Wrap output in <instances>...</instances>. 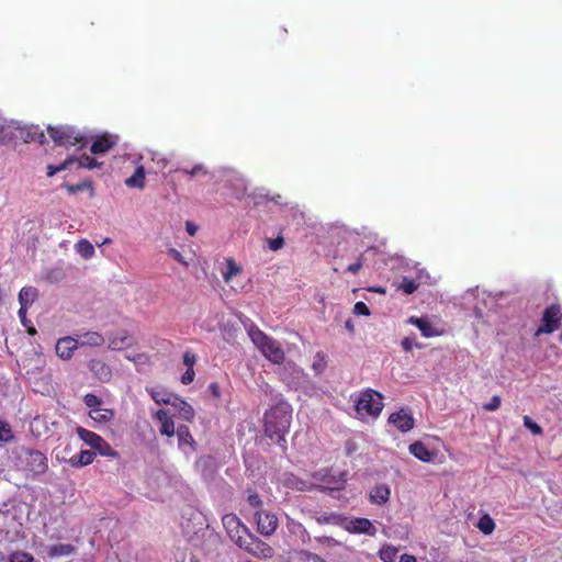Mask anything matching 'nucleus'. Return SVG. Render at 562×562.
Here are the masks:
<instances>
[{
  "label": "nucleus",
  "mask_w": 562,
  "mask_h": 562,
  "mask_svg": "<svg viewBox=\"0 0 562 562\" xmlns=\"http://www.w3.org/2000/svg\"><path fill=\"white\" fill-rule=\"evenodd\" d=\"M23 462L25 470L34 475L44 474L48 470L47 457L40 450L23 449Z\"/></svg>",
  "instance_id": "nucleus-7"
},
{
  "label": "nucleus",
  "mask_w": 562,
  "mask_h": 562,
  "mask_svg": "<svg viewBox=\"0 0 562 562\" xmlns=\"http://www.w3.org/2000/svg\"><path fill=\"white\" fill-rule=\"evenodd\" d=\"M108 348L114 351L125 350L133 347L136 344V339L130 335L126 330H121L116 334H112L108 337Z\"/></svg>",
  "instance_id": "nucleus-11"
},
{
  "label": "nucleus",
  "mask_w": 562,
  "mask_h": 562,
  "mask_svg": "<svg viewBox=\"0 0 562 562\" xmlns=\"http://www.w3.org/2000/svg\"><path fill=\"white\" fill-rule=\"evenodd\" d=\"M117 143V138L110 134H102L95 136L93 139L90 150L94 155H100L111 150Z\"/></svg>",
  "instance_id": "nucleus-14"
},
{
  "label": "nucleus",
  "mask_w": 562,
  "mask_h": 562,
  "mask_svg": "<svg viewBox=\"0 0 562 562\" xmlns=\"http://www.w3.org/2000/svg\"><path fill=\"white\" fill-rule=\"evenodd\" d=\"M169 254L170 256L177 260L178 262H180L181 265H183L184 267L188 266V262L184 260V258L182 257V255L180 254V251H178L177 249L175 248H171L169 249Z\"/></svg>",
  "instance_id": "nucleus-53"
},
{
  "label": "nucleus",
  "mask_w": 562,
  "mask_h": 562,
  "mask_svg": "<svg viewBox=\"0 0 562 562\" xmlns=\"http://www.w3.org/2000/svg\"><path fill=\"white\" fill-rule=\"evenodd\" d=\"M326 356L324 352L322 351H318L316 355H315V360L312 364V368L313 370L316 372V373H321L325 370L326 368Z\"/></svg>",
  "instance_id": "nucleus-40"
},
{
  "label": "nucleus",
  "mask_w": 562,
  "mask_h": 562,
  "mask_svg": "<svg viewBox=\"0 0 562 562\" xmlns=\"http://www.w3.org/2000/svg\"><path fill=\"white\" fill-rule=\"evenodd\" d=\"M562 319V311L559 304H551L548 306L542 314V324L537 329L536 336L541 334H552L560 327V323Z\"/></svg>",
  "instance_id": "nucleus-8"
},
{
  "label": "nucleus",
  "mask_w": 562,
  "mask_h": 562,
  "mask_svg": "<svg viewBox=\"0 0 562 562\" xmlns=\"http://www.w3.org/2000/svg\"><path fill=\"white\" fill-rule=\"evenodd\" d=\"M145 168L144 166H138L135 169V172L125 179V186L128 188H137V189H144L145 187Z\"/></svg>",
  "instance_id": "nucleus-23"
},
{
  "label": "nucleus",
  "mask_w": 562,
  "mask_h": 562,
  "mask_svg": "<svg viewBox=\"0 0 562 562\" xmlns=\"http://www.w3.org/2000/svg\"><path fill=\"white\" fill-rule=\"evenodd\" d=\"M382 400L383 396L380 392L372 389L363 390L356 402V409L358 413L376 417L383 409Z\"/></svg>",
  "instance_id": "nucleus-4"
},
{
  "label": "nucleus",
  "mask_w": 562,
  "mask_h": 562,
  "mask_svg": "<svg viewBox=\"0 0 562 562\" xmlns=\"http://www.w3.org/2000/svg\"><path fill=\"white\" fill-rule=\"evenodd\" d=\"M409 452L423 462H430L436 453L430 451L422 441H415L409 445Z\"/></svg>",
  "instance_id": "nucleus-19"
},
{
  "label": "nucleus",
  "mask_w": 562,
  "mask_h": 562,
  "mask_svg": "<svg viewBox=\"0 0 562 562\" xmlns=\"http://www.w3.org/2000/svg\"><path fill=\"white\" fill-rule=\"evenodd\" d=\"M76 551L75 546L70 543L53 544L46 548V554L48 558L68 557Z\"/></svg>",
  "instance_id": "nucleus-21"
},
{
  "label": "nucleus",
  "mask_w": 562,
  "mask_h": 562,
  "mask_svg": "<svg viewBox=\"0 0 562 562\" xmlns=\"http://www.w3.org/2000/svg\"><path fill=\"white\" fill-rule=\"evenodd\" d=\"M408 323L416 326L420 330L422 335L426 338L438 337L443 333L442 330L435 327L428 317L412 316L409 317Z\"/></svg>",
  "instance_id": "nucleus-12"
},
{
  "label": "nucleus",
  "mask_w": 562,
  "mask_h": 562,
  "mask_svg": "<svg viewBox=\"0 0 562 562\" xmlns=\"http://www.w3.org/2000/svg\"><path fill=\"white\" fill-rule=\"evenodd\" d=\"M362 266H363V256L360 255L356 262L350 263L347 267V271L352 274H357L361 270Z\"/></svg>",
  "instance_id": "nucleus-50"
},
{
  "label": "nucleus",
  "mask_w": 562,
  "mask_h": 562,
  "mask_svg": "<svg viewBox=\"0 0 562 562\" xmlns=\"http://www.w3.org/2000/svg\"><path fill=\"white\" fill-rule=\"evenodd\" d=\"M182 172L190 175L191 177L198 176L199 173L206 175V170L202 164H198L191 169H181Z\"/></svg>",
  "instance_id": "nucleus-49"
},
{
  "label": "nucleus",
  "mask_w": 562,
  "mask_h": 562,
  "mask_svg": "<svg viewBox=\"0 0 562 562\" xmlns=\"http://www.w3.org/2000/svg\"><path fill=\"white\" fill-rule=\"evenodd\" d=\"M74 162H76V157H68L60 165L57 166L58 172L64 171L69 168Z\"/></svg>",
  "instance_id": "nucleus-54"
},
{
  "label": "nucleus",
  "mask_w": 562,
  "mask_h": 562,
  "mask_svg": "<svg viewBox=\"0 0 562 562\" xmlns=\"http://www.w3.org/2000/svg\"><path fill=\"white\" fill-rule=\"evenodd\" d=\"M389 423L402 432H407L415 426V420L408 407H402L389 416Z\"/></svg>",
  "instance_id": "nucleus-9"
},
{
  "label": "nucleus",
  "mask_w": 562,
  "mask_h": 562,
  "mask_svg": "<svg viewBox=\"0 0 562 562\" xmlns=\"http://www.w3.org/2000/svg\"><path fill=\"white\" fill-rule=\"evenodd\" d=\"M26 311L27 308H24V307H20L19 310V316L23 319L25 317V314H26Z\"/></svg>",
  "instance_id": "nucleus-63"
},
{
  "label": "nucleus",
  "mask_w": 562,
  "mask_h": 562,
  "mask_svg": "<svg viewBox=\"0 0 562 562\" xmlns=\"http://www.w3.org/2000/svg\"><path fill=\"white\" fill-rule=\"evenodd\" d=\"M89 416L98 423H108L114 417V412L110 408H95L89 412Z\"/></svg>",
  "instance_id": "nucleus-28"
},
{
  "label": "nucleus",
  "mask_w": 562,
  "mask_h": 562,
  "mask_svg": "<svg viewBox=\"0 0 562 562\" xmlns=\"http://www.w3.org/2000/svg\"><path fill=\"white\" fill-rule=\"evenodd\" d=\"M125 358L134 363H145L148 360V356L146 353H137L134 356L126 355Z\"/></svg>",
  "instance_id": "nucleus-52"
},
{
  "label": "nucleus",
  "mask_w": 562,
  "mask_h": 562,
  "mask_svg": "<svg viewBox=\"0 0 562 562\" xmlns=\"http://www.w3.org/2000/svg\"><path fill=\"white\" fill-rule=\"evenodd\" d=\"M501 397L498 395H494L491 401L483 405V408L487 412H495L501 406Z\"/></svg>",
  "instance_id": "nucleus-46"
},
{
  "label": "nucleus",
  "mask_w": 562,
  "mask_h": 562,
  "mask_svg": "<svg viewBox=\"0 0 562 562\" xmlns=\"http://www.w3.org/2000/svg\"><path fill=\"white\" fill-rule=\"evenodd\" d=\"M187 232L190 236H194L196 233V226L190 222L187 223Z\"/></svg>",
  "instance_id": "nucleus-59"
},
{
  "label": "nucleus",
  "mask_w": 562,
  "mask_h": 562,
  "mask_svg": "<svg viewBox=\"0 0 562 562\" xmlns=\"http://www.w3.org/2000/svg\"><path fill=\"white\" fill-rule=\"evenodd\" d=\"M227 269L223 272V279L225 282H229L235 276L241 272V268L232 258L226 260Z\"/></svg>",
  "instance_id": "nucleus-33"
},
{
  "label": "nucleus",
  "mask_w": 562,
  "mask_h": 562,
  "mask_svg": "<svg viewBox=\"0 0 562 562\" xmlns=\"http://www.w3.org/2000/svg\"><path fill=\"white\" fill-rule=\"evenodd\" d=\"M56 173H58L57 166L48 165V166H47V176H48V177H53V176H55Z\"/></svg>",
  "instance_id": "nucleus-60"
},
{
  "label": "nucleus",
  "mask_w": 562,
  "mask_h": 562,
  "mask_svg": "<svg viewBox=\"0 0 562 562\" xmlns=\"http://www.w3.org/2000/svg\"><path fill=\"white\" fill-rule=\"evenodd\" d=\"M255 518L257 521V530L263 536L272 535L278 528L279 522L274 514L261 509L255 513Z\"/></svg>",
  "instance_id": "nucleus-10"
},
{
  "label": "nucleus",
  "mask_w": 562,
  "mask_h": 562,
  "mask_svg": "<svg viewBox=\"0 0 562 562\" xmlns=\"http://www.w3.org/2000/svg\"><path fill=\"white\" fill-rule=\"evenodd\" d=\"M13 439V434L10 425L7 422L0 420V441L9 442Z\"/></svg>",
  "instance_id": "nucleus-41"
},
{
  "label": "nucleus",
  "mask_w": 562,
  "mask_h": 562,
  "mask_svg": "<svg viewBox=\"0 0 562 562\" xmlns=\"http://www.w3.org/2000/svg\"><path fill=\"white\" fill-rule=\"evenodd\" d=\"M419 284L411 278L404 277L398 289L402 290L405 294H413Z\"/></svg>",
  "instance_id": "nucleus-34"
},
{
  "label": "nucleus",
  "mask_w": 562,
  "mask_h": 562,
  "mask_svg": "<svg viewBox=\"0 0 562 562\" xmlns=\"http://www.w3.org/2000/svg\"><path fill=\"white\" fill-rule=\"evenodd\" d=\"M292 420V407L286 402H280L268 412H266L265 434L277 443L285 441V435L289 432Z\"/></svg>",
  "instance_id": "nucleus-1"
},
{
  "label": "nucleus",
  "mask_w": 562,
  "mask_h": 562,
  "mask_svg": "<svg viewBox=\"0 0 562 562\" xmlns=\"http://www.w3.org/2000/svg\"><path fill=\"white\" fill-rule=\"evenodd\" d=\"M179 413L180 416L187 422H191L194 418L193 407L184 401L180 402Z\"/></svg>",
  "instance_id": "nucleus-38"
},
{
  "label": "nucleus",
  "mask_w": 562,
  "mask_h": 562,
  "mask_svg": "<svg viewBox=\"0 0 562 562\" xmlns=\"http://www.w3.org/2000/svg\"><path fill=\"white\" fill-rule=\"evenodd\" d=\"M524 426L531 431L532 435L540 436L543 434L542 428L533 422L529 416H524Z\"/></svg>",
  "instance_id": "nucleus-43"
},
{
  "label": "nucleus",
  "mask_w": 562,
  "mask_h": 562,
  "mask_svg": "<svg viewBox=\"0 0 562 562\" xmlns=\"http://www.w3.org/2000/svg\"><path fill=\"white\" fill-rule=\"evenodd\" d=\"M81 189H82V187H81L80 184H77V186H70V187H68V190H69V192H71V193H75V192H77V191H79V190H81Z\"/></svg>",
  "instance_id": "nucleus-61"
},
{
  "label": "nucleus",
  "mask_w": 562,
  "mask_h": 562,
  "mask_svg": "<svg viewBox=\"0 0 562 562\" xmlns=\"http://www.w3.org/2000/svg\"><path fill=\"white\" fill-rule=\"evenodd\" d=\"M47 131L54 143L58 146L69 147L79 144L80 147H85L88 144L87 136L80 134L74 126H48Z\"/></svg>",
  "instance_id": "nucleus-3"
},
{
  "label": "nucleus",
  "mask_w": 562,
  "mask_h": 562,
  "mask_svg": "<svg viewBox=\"0 0 562 562\" xmlns=\"http://www.w3.org/2000/svg\"><path fill=\"white\" fill-rule=\"evenodd\" d=\"M81 338L82 340L79 342L81 346L99 347L105 341L103 335L98 331H87Z\"/></svg>",
  "instance_id": "nucleus-27"
},
{
  "label": "nucleus",
  "mask_w": 562,
  "mask_h": 562,
  "mask_svg": "<svg viewBox=\"0 0 562 562\" xmlns=\"http://www.w3.org/2000/svg\"><path fill=\"white\" fill-rule=\"evenodd\" d=\"M76 250L85 259L92 257L94 254L93 245L87 239L79 240L76 244Z\"/></svg>",
  "instance_id": "nucleus-29"
},
{
  "label": "nucleus",
  "mask_w": 562,
  "mask_h": 562,
  "mask_svg": "<svg viewBox=\"0 0 562 562\" xmlns=\"http://www.w3.org/2000/svg\"><path fill=\"white\" fill-rule=\"evenodd\" d=\"M194 376H195L194 369H187L186 372L181 376L182 384L189 385L190 383L193 382Z\"/></svg>",
  "instance_id": "nucleus-51"
},
{
  "label": "nucleus",
  "mask_w": 562,
  "mask_h": 562,
  "mask_svg": "<svg viewBox=\"0 0 562 562\" xmlns=\"http://www.w3.org/2000/svg\"><path fill=\"white\" fill-rule=\"evenodd\" d=\"M347 530L353 533H364L374 536L376 532L375 527L368 518H353L349 521Z\"/></svg>",
  "instance_id": "nucleus-16"
},
{
  "label": "nucleus",
  "mask_w": 562,
  "mask_h": 562,
  "mask_svg": "<svg viewBox=\"0 0 562 562\" xmlns=\"http://www.w3.org/2000/svg\"><path fill=\"white\" fill-rule=\"evenodd\" d=\"M391 490L386 484L373 486L369 493V499L372 504L383 505L390 499Z\"/></svg>",
  "instance_id": "nucleus-18"
},
{
  "label": "nucleus",
  "mask_w": 562,
  "mask_h": 562,
  "mask_svg": "<svg viewBox=\"0 0 562 562\" xmlns=\"http://www.w3.org/2000/svg\"><path fill=\"white\" fill-rule=\"evenodd\" d=\"M79 341L70 336L59 338L56 342V355L63 360H69L78 348Z\"/></svg>",
  "instance_id": "nucleus-13"
},
{
  "label": "nucleus",
  "mask_w": 562,
  "mask_h": 562,
  "mask_svg": "<svg viewBox=\"0 0 562 562\" xmlns=\"http://www.w3.org/2000/svg\"><path fill=\"white\" fill-rule=\"evenodd\" d=\"M400 562H417V560L414 555L405 553L401 557Z\"/></svg>",
  "instance_id": "nucleus-58"
},
{
  "label": "nucleus",
  "mask_w": 562,
  "mask_h": 562,
  "mask_svg": "<svg viewBox=\"0 0 562 562\" xmlns=\"http://www.w3.org/2000/svg\"><path fill=\"white\" fill-rule=\"evenodd\" d=\"M76 432L78 437L88 446H90L92 449L97 448L99 443L101 442L102 437L98 434L88 430L81 426H78L76 428Z\"/></svg>",
  "instance_id": "nucleus-22"
},
{
  "label": "nucleus",
  "mask_w": 562,
  "mask_h": 562,
  "mask_svg": "<svg viewBox=\"0 0 562 562\" xmlns=\"http://www.w3.org/2000/svg\"><path fill=\"white\" fill-rule=\"evenodd\" d=\"M155 419L160 423L159 432L162 436L172 437L176 434L175 423L167 409H158L155 413Z\"/></svg>",
  "instance_id": "nucleus-15"
},
{
  "label": "nucleus",
  "mask_w": 562,
  "mask_h": 562,
  "mask_svg": "<svg viewBox=\"0 0 562 562\" xmlns=\"http://www.w3.org/2000/svg\"><path fill=\"white\" fill-rule=\"evenodd\" d=\"M196 356L190 350H187L183 353V363L187 366V369H193L194 364L196 363Z\"/></svg>",
  "instance_id": "nucleus-48"
},
{
  "label": "nucleus",
  "mask_w": 562,
  "mask_h": 562,
  "mask_svg": "<svg viewBox=\"0 0 562 562\" xmlns=\"http://www.w3.org/2000/svg\"><path fill=\"white\" fill-rule=\"evenodd\" d=\"M147 392L157 404H169L170 396L164 389H147Z\"/></svg>",
  "instance_id": "nucleus-32"
},
{
  "label": "nucleus",
  "mask_w": 562,
  "mask_h": 562,
  "mask_svg": "<svg viewBox=\"0 0 562 562\" xmlns=\"http://www.w3.org/2000/svg\"><path fill=\"white\" fill-rule=\"evenodd\" d=\"M83 403L87 407L90 408V411H92V409L100 407L102 401L97 395H94L92 393H88L83 396Z\"/></svg>",
  "instance_id": "nucleus-42"
},
{
  "label": "nucleus",
  "mask_w": 562,
  "mask_h": 562,
  "mask_svg": "<svg viewBox=\"0 0 562 562\" xmlns=\"http://www.w3.org/2000/svg\"><path fill=\"white\" fill-rule=\"evenodd\" d=\"M247 334L254 345L269 361L276 364H281L284 361L285 355L281 345L262 331L257 325L250 323L247 326Z\"/></svg>",
  "instance_id": "nucleus-2"
},
{
  "label": "nucleus",
  "mask_w": 562,
  "mask_h": 562,
  "mask_svg": "<svg viewBox=\"0 0 562 562\" xmlns=\"http://www.w3.org/2000/svg\"><path fill=\"white\" fill-rule=\"evenodd\" d=\"M94 450H97L101 456L112 457L115 454L113 448L103 438Z\"/></svg>",
  "instance_id": "nucleus-45"
},
{
  "label": "nucleus",
  "mask_w": 562,
  "mask_h": 562,
  "mask_svg": "<svg viewBox=\"0 0 562 562\" xmlns=\"http://www.w3.org/2000/svg\"><path fill=\"white\" fill-rule=\"evenodd\" d=\"M94 450H97L101 456L112 457L115 454L113 448L103 438Z\"/></svg>",
  "instance_id": "nucleus-44"
},
{
  "label": "nucleus",
  "mask_w": 562,
  "mask_h": 562,
  "mask_svg": "<svg viewBox=\"0 0 562 562\" xmlns=\"http://www.w3.org/2000/svg\"><path fill=\"white\" fill-rule=\"evenodd\" d=\"M76 162H78L79 167L86 168V169H93L101 166L98 160L91 156L83 155L80 158H76Z\"/></svg>",
  "instance_id": "nucleus-35"
},
{
  "label": "nucleus",
  "mask_w": 562,
  "mask_h": 562,
  "mask_svg": "<svg viewBox=\"0 0 562 562\" xmlns=\"http://www.w3.org/2000/svg\"><path fill=\"white\" fill-rule=\"evenodd\" d=\"M371 291L376 292V293H384L385 292V290L383 288H372Z\"/></svg>",
  "instance_id": "nucleus-64"
},
{
  "label": "nucleus",
  "mask_w": 562,
  "mask_h": 562,
  "mask_svg": "<svg viewBox=\"0 0 562 562\" xmlns=\"http://www.w3.org/2000/svg\"><path fill=\"white\" fill-rule=\"evenodd\" d=\"M223 527L229 539L239 547L250 532L249 529L243 524L240 518L235 514H226L222 518Z\"/></svg>",
  "instance_id": "nucleus-5"
},
{
  "label": "nucleus",
  "mask_w": 562,
  "mask_h": 562,
  "mask_svg": "<svg viewBox=\"0 0 562 562\" xmlns=\"http://www.w3.org/2000/svg\"><path fill=\"white\" fill-rule=\"evenodd\" d=\"M398 550L390 544L383 546L379 551V557L383 562H395Z\"/></svg>",
  "instance_id": "nucleus-31"
},
{
  "label": "nucleus",
  "mask_w": 562,
  "mask_h": 562,
  "mask_svg": "<svg viewBox=\"0 0 562 562\" xmlns=\"http://www.w3.org/2000/svg\"><path fill=\"white\" fill-rule=\"evenodd\" d=\"M93 375L101 382H109L112 378L111 368L102 360L92 359L88 364Z\"/></svg>",
  "instance_id": "nucleus-17"
},
{
  "label": "nucleus",
  "mask_w": 562,
  "mask_h": 562,
  "mask_svg": "<svg viewBox=\"0 0 562 562\" xmlns=\"http://www.w3.org/2000/svg\"><path fill=\"white\" fill-rule=\"evenodd\" d=\"M345 326H346V328H347L349 331H351V333L353 331V325H352V323H351V321H350V319H348V321L346 322Z\"/></svg>",
  "instance_id": "nucleus-62"
},
{
  "label": "nucleus",
  "mask_w": 562,
  "mask_h": 562,
  "mask_svg": "<svg viewBox=\"0 0 562 562\" xmlns=\"http://www.w3.org/2000/svg\"><path fill=\"white\" fill-rule=\"evenodd\" d=\"M257 559L268 560L274 555V550L271 546L260 540L251 532H249L246 539L238 547Z\"/></svg>",
  "instance_id": "nucleus-6"
},
{
  "label": "nucleus",
  "mask_w": 562,
  "mask_h": 562,
  "mask_svg": "<svg viewBox=\"0 0 562 562\" xmlns=\"http://www.w3.org/2000/svg\"><path fill=\"white\" fill-rule=\"evenodd\" d=\"M209 391L215 398H218L221 396L220 385L216 382H212L209 385Z\"/></svg>",
  "instance_id": "nucleus-57"
},
{
  "label": "nucleus",
  "mask_w": 562,
  "mask_h": 562,
  "mask_svg": "<svg viewBox=\"0 0 562 562\" xmlns=\"http://www.w3.org/2000/svg\"><path fill=\"white\" fill-rule=\"evenodd\" d=\"M37 296V290L33 286H25L20 290L19 302L24 308H29Z\"/></svg>",
  "instance_id": "nucleus-26"
},
{
  "label": "nucleus",
  "mask_w": 562,
  "mask_h": 562,
  "mask_svg": "<svg viewBox=\"0 0 562 562\" xmlns=\"http://www.w3.org/2000/svg\"><path fill=\"white\" fill-rule=\"evenodd\" d=\"M289 562H325V560L315 553L300 550L289 557Z\"/></svg>",
  "instance_id": "nucleus-25"
},
{
  "label": "nucleus",
  "mask_w": 562,
  "mask_h": 562,
  "mask_svg": "<svg viewBox=\"0 0 562 562\" xmlns=\"http://www.w3.org/2000/svg\"><path fill=\"white\" fill-rule=\"evenodd\" d=\"M247 502L256 512L261 510L262 499L257 492L248 490Z\"/></svg>",
  "instance_id": "nucleus-39"
},
{
  "label": "nucleus",
  "mask_w": 562,
  "mask_h": 562,
  "mask_svg": "<svg viewBox=\"0 0 562 562\" xmlns=\"http://www.w3.org/2000/svg\"><path fill=\"white\" fill-rule=\"evenodd\" d=\"M353 313L356 315H363V316H369L371 314L368 305L361 301H359L355 304Z\"/></svg>",
  "instance_id": "nucleus-47"
},
{
  "label": "nucleus",
  "mask_w": 562,
  "mask_h": 562,
  "mask_svg": "<svg viewBox=\"0 0 562 562\" xmlns=\"http://www.w3.org/2000/svg\"><path fill=\"white\" fill-rule=\"evenodd\" d=\"M22 136L24 138V142L29 143L32 140H37L41 144L45 143V135L43 132H37V130H27L26 132L22 133Z\"/></svg>",
  "instance_id": "nucleus-36"
},
{
  "label": "nucleus",
  "mask_w": 562,
  "mask_h": 562,
  "mask_svg": "<svg viewBox=\"0 0 562 562\" xmlns=\"http://www.w3.org/2000/svg\"><path fill=\"white\" fill-rule=\"evenodd\" d=\"M95 453L90 450H81L78 454L70 458L69 462L72 467H86L93 462Z\"/></svg>",
  "instance_id": "nucleus-24"
},
{
  "label": "nucleus",
  "mask_w": 562,
  "mask_h": 562,
  "mask_svg": "<svg viewBox=\"0 0 562 562\" xmlns=\"http://www.w3.org/2000/svg\"><path fill=\"white\" fill-rule=\"evenodd\" d=\"M9 562H35V559L31 553L15 551L10 554Z\"/></svg>",
  "instance_id": "nucleus-37"
},
{
  "label": "nucleus",
  "mask_w": 562,
  "mask_h": 562,
  "mask_svg": "<svg viewBox=\"0 0 562 562\" xmlns=\"http://www.w3.org/2000/svg\"><path fill=\"white\" fill-rule=\"evenodd\" d=\"M477 528L484 535H491L495 529V522L488 514H484L477 522Z\"/></svg>",
  "instance_id": "nucleus-30"
},
{
  "label": "nucleus",
  "mask_w": 562,
  "mask_h": 562,
  "mask_svg": "<svg viewBox=\"0 0 562 562\" xmlns=\"http://www.w3.org/2000/svg\"><path fill=\"white\" fill-rule=\"evenodd\" d=\"M283 244H284L283 238L282 237H277L274 239H270L269 247L272 250H278V249H280L283 246Z\"/></svg>",
  "instance_id": "nucleus-55"
},
{
  "label": "nucleus",
  "mask_w": 562,
  "mask_h": 562,
  "mask_svg": "<svg viewBox=\"0 0 562 562\" xmlns=\"http://www.w3.org/2000/svg\"><path fill=\"white\" fill-rule=\"evenodd\" d=\"M414 338L405 337L402 340V347L404 351L409 352L413 349Z\"/></svg>",
  "instance_id": "nucleus-56"
},
{
  "label": "nucleus",
  "mask_w": 562,
  "mask_h": 562,
  "mask_svg": "<svg viewBox=\"0 0 562 562\" xmlns=\"http://www.w3.org/2000/svg\"><path fill=\"white\" fill-rule=\"evenodd\" d=\"M175 435L178 437V445L180 449L184 446H189L193 451L196 450V442L187 425H180Z\"/></svg>",
  "instance_id": "nucleus-20"
}]
</instances>
